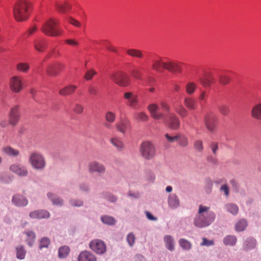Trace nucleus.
<instances>
[{
    "mask_svg": "<svg viewBox=\"0 0 261 261\" xmlns=\"http://www.w3.org/2000/svg\"><path fill=\"white\" fill-rule=\"evenodd\" d=\"M210 207L200 205L198 213L194 220V225L198 227L203 228L209 226L213 223L216 218L214 212L210 211Z\"/></svg>",
    "mask_w": 261,
    "mask_h": 261,
    "instance_id": "f257e3e1",
    "label": "nucleus"
},
{
    "mask_svg": "<svg viewBox=\"0 0 261 261\" xmlns=\"http://www.w3.org/2000/svg\"><path fill=\"white\" fill-rule=\"evenodd\" d=\"M31 4L28 0H18L13 7V14L18 21L26 20L29 16Z\"/></svg>",
    "mask_w": 261,
    "mask_h": 261,
    "instance_id": "f03ea898",
    "label": "nucleus"
},
{
    "mask_svg": "<svg viewBox=\"0 0 261 261\" xmlns=\"http://www.w3.org/2000/svg\"><path fill=\"white\" fill-rule=\"evenodd\" d=\"M58 21L53 18L46 20L42 24L41 28V32L45 35L55 37L60 36L62 34V31L58 27Z\"/></svg>",
    "mask_w": 261,
    "mask_h": 261,
    "instance_id": "7ed1b4c3",
    "label": "nucleus"
},
{
    "mask_svg": "<svg viewBox=\"0 0 261 261\" xmlns=\"http://www.w3.org/2000/svg\"><path fill=\"white\" fill-rule=\"evenodd\" d=\"M29 163L35 170L42 171L46 167V161L44 157L40 153L34 152L29 156Z\"/></svg>",
    "mask_w": 261,
    "mask_h": 261,
    "instance_id": "20e7f679",
    "label": "nucleus"
},
{
    "mask_svg": "<svg viewBox=\"0 0 261 261\" xmlns=\"http://www.w3.org/2000/svg\"><path fill=\"white\" fill-rule=\"evenodd\" d=\"M140 151L142 156L146 160L152 159L155 153L154 145L148 141L144 142L141 144Z\"/></svg>",
    "mask_w": 261,
    "mask_h": 261,
    "instance_id": "39448f33",
    "label": "nucleus"
},
{
    "mask_svg": "<svg viewBox=\"0 0 261 261\" xmlns=\"http://www.w3.org/2000/svg\"><path fill=\"white\" fill-rule=\"evenodd\" d=\"M111 79L116 84L122 87L128 86L130 83L129 77L122 72H116L110 75Z\"/></svg>",
    "mask_w": 261,
    "mask_h": 261,
    "instance_id": "423d86ee",
    "label": "nucleus"
},
{
    "mask_svg": "<svg viewBox=\"0 0 261 261\" xmlns=\"http://www.w3.org/2000/svg\"><path fill=\"white\" fill-rule=\"evenodd\" d=\"M89 247L98 254H104L107 250V247L105 242L99 239L92 240L89 244Z\"/></svg>",
    "mask_w": 261,
    "mask_h": 261,
    "instance_id": "0eeeda50",
    "label": "nucleus"
},
{
    "mask_svg": "<svg viewBox=\"0 0 261 261\" xmlns=\"http://www.w3.org/2000/svg\"><path fill=\"white\" fill-rule=\"evenodd\" d=\"M88 169L89 172L91 173L96 172L99 174H102L106 172L105 166L97 161H93L90 163L88 165Z\"/></svg>",
    "mask_w": 261,
    "mask_h": 261,
    "instance_id": "6e6552de",
    "label": "nucleus"
},
{
    "mask_svg": "<svg viewBox=\"0 0 261 261\" xmlns=\"http://www.w3.org/2000/svg\"><path fill=\"white\" fill-rule=\"evenodd\" d=\"M116 127L119 132L124 134L130 129V122L127 118H121L120 121L116 124Z\"/></svg>",
    "mask_w": 261,
    "mask_h": 261,
    "instance_id": "1a4fd4ad",
    "label": "nucleus"
},
{
    "mask_svg": "<svg viewBox=\"0 0 261 261\" xmlns=\"http://www.w3.org/2000/svg\"><path fill=\"white\" fill-rule=\"evenodd\" d=\"M159 106L155 103L151 104L148 106V110L152 118L155 120L164 119L165 118L164 114L162 112H159Z\"/></svg>",
    "mask_w": 261,
    "mask_h": 261,
    "instance_id": "9d476101",
    "label": "nucleus"
},
{
    "mask_svg": "<svg viewBox=\"0 0 261 261\" xmlns=\"http://www.w3.org/2000/svg\"><path fill=\"white\" fill-rule=\"evenodd\" d=\"M9 169L20 176H26L28 174L26 167L21 164H13L10 166Z\"/></svg>",
    "mask_w": 261,
    "mask_h": 261,
    "instance_id": "9b49d317",
    "label": "nucleus"
},
{
    "mask_svg": "<svg viewBox=\"0 0 261 261\" xmlns=\"http://www.w3.org/2000/svg\"><path fill=\"white\" fill-rule=\"evenodd\" d=\"M124 97L127 100L126 105L133 108L136 109L138 105V98L137 95L132 92H125L124 93Z\"/></svg>",
    "mask_w": 261,
    "mask_h": 261,
    "instance_id": "f8f14e48",
    "label": "nucleus"
},
{
    "mask_svg": "<svg viewBox=\"0 0 261 261\" xmlns=\"http://www.w3.org/2000/svg\"><path fill=\"white\" fill-rule=\"evenodd\" d=\"M216 116L213 114H208L205 116V125L211 132H215L216 125L215 124Z\"/></svg>",
    "mask_w": 261,
    "mask_h": 261,
    "instance_id": "ddd939ff",
    "label": "nucleus"
},
{
    "mask_svg": "<svg viewBox=\"0 0 261 261\" xmlns=\"http://www.w3.org/2000/svg\"><path fill=\"white\" fill-rule=\"evenodd\" d=\"M165 123L171 129L176 130L180 126V121L177 116L173 113L170 114L168 116V120L165 119Z\"/></svg>",
    "mask_w": 261,
    "mask_h": 261,
    "instance_id": "4468645a",
    "label": "nucleus"
},
{
    "mask_svg": "<svg viewBox=\"0 0 261 261\" xmlns=\"http://www.w3.org/2000/svg\"><path fill=\"white\" fill-rule=\"evenodd\" d=\"M11 90L16 93L19 92L22 89V79L20 77L14 76L10 81Z\"/></svg>",
    "mask_w": 261,
    "mask_h": 261,
    "instance_id": "2eb2a0df",
    "label": "nucleus"
},
{
    "mask_svg": "<svg viewBox=\"0 0 261 261\" xmlns=\"http://www.w3.org/2000/svg\"><path fill=\"white\" fill-rule=\"evenodd\" d=\"M166 69L172 73L181 71V63L171 61L166 62Z\"/></svg>",
    "mask_w": 261,
    "mask_h": 261,
    "instance_id": "dca6fc26",
    "label": "nucleus"
},
{
    "mask_svg": "<svg viewBox=\"0 0 261 261\" xmlns=\"http://www.w3.org/2000/svg\"><path fill=\"white\" fill-rule=\"evenodd\" d=\"M12 202L15 206L18 207L25 206L28 203V199L20 194L14 195L13 196Z\"/></svg>",
    "mask_w": 261,
    "mask_h": 261,
    "instance_id": "f3484780",
    "label": "nucleus"
},
{
    "mask_svg": "<svg viewBox=\"0 0 261 261\" xmlns=\"http://www.w3.org/2000/svg\"><path fill=\"white\" fill-rule=\"evenodd\" d=\"M166 62H164L161 58L152 61V68L159 72H162L166 69Z\"/></svg>",
    "mask_w": 261,
    "mask_h": 261,
    "instance_id": "a211bd4d",
    "label": "nucleus"
},
{
    "mask_svg": "<svg viewBox=\"0 0 261 261\" xmlns=\"http://www.w3.org/2000/svg\"><path fill=\"white\" fill-rule=\"evenodd\" d=\"M63 65L60 63H57L55 64L50 65L48 66L46 71L47 74L52 76H56L58 72L63 68Z\"/></svg>",
    "mask_w": 261,
    "mask_h": 261,
    "instance_id": "6ab92c4d",
    "label": "nucleus"
},
{
    "mask_svg": "<svg viewBox=\"0 0 261 261\" xmlns=\"http://www.w3.org/2000/svg\"><path fill=\"white\" fill-rule=\"evenodd\" d=\"M168 204L170 208L175 209L180 205V200L178 196L174 193L168 196Z\"/></svg>",
    "mask_w": 261,
    "mask_h": 261,
    "instance_id": "aec40b11",
    "label": "nucleus"
},
{
    "mask_svg": "<svg viewBox=\"0 0 261 261\" xmlns=\"http://www.w3.org/2000/svg\"><path fill=\"white\" fill-rule=\"evenodd\" d=\"M19 120L18 108L17 107L12 108L10 112L9 116V123L12 125H16Z\"/></svg>",
    "mask_w": 261,
    "mask_h": 261,
    "instance_id": "412c9836",
    "label": "nucleus"
},
{
    "mask_svg": "<svg viewBox=\"0 0 261 261\" xmlns=\"http://www.w3.org/2000/svg\"><path fill=\"white\" fill-rule=\"evenodd\" d=\"M95 256L89 251H84L80 253L78 261H96Z\"/></svg>",
    "mask_w": 261,
    "mask_h": 261,
    "instance_id": "4be33fe9",
    "label": "nucleus"
},
{
    "mask_svg": "<svg viewBox=\"0 0 261 261\" xmlns=\"http://www.w3.org/2000/svg\"><path fill=\"white\" fill-rule=\"evenodd\" d=\"M32 219H44L49 217V213L45 210H37L32 212L29 214Z\"/></svg>",
    "mask_w": 261,
    "mask_h": 261,
    "instance_id": "5701e85b",
    "label": "nucleus"
},
{
    "mask_svg": "<svg viewBox=\"0 0 261 261\" xmlns=\"http://www.w3.org/2000/svg\"><path fill=\"white\" fill-rule=\"evenodd\" d=\"M184 103L186 107L190 110H195L198 107V105L195 100L191 97H186L184 99Z\"/></svg>",
    "mask_w": 261,
    "mask_h": 261,
    "instance_id": "b1692460",
    "label": "nucleus"
},
{
    "mask_svg": "<svg viewBox=\"0 0 261 261\" xmlns=\"http://www.w3.org/2000/svg\"><path fill=\"white\" fill-rule=\"evenodd\" d=\"M251 116L256 119L261 120V102L253 107L251 110Z\"/></svg>",
    "mask_w": 261,
    "mask_h": 261,
    "instance_id": "393cba45",
    "label": "nucleus"
},
{
    "mask_svg": "<svg viewBox=\"0 0 261 261\" xmlns=\"http://www.w3.org/2000/svg\"><path fill=\"white\" fill-rule=\"evenodd\" d=\"M77 87L74 85L66 86L59 90V94L63 96H67L72 94L76 89Z\"/></svg>",
    "mask_w": 261,
    "mask_h": 261,
    "instance_id": "a878e982",
    "label": "nucleus"
},
{
    "mask_svg": "<svg viewBox=\"0 0 261 261\" xmlns=\"http://www.w3.org/2000/svg\"><path fill=\"white\" fill-rule=\"evenodd\" d=\"M237 239L236 236L233 235H228L226 236L223 239V243L226 246H234L236 244Z\"/></svg>",
    "mask_w": 261,
    "mask_h": 261,
    "instance_id": "bb28decb",
    "label": "nucleus"
},
{
    "mask_svg": "<svg viewBox=\"0 0 261 261\" xmlns=\"http://www.w3.org/2000/svg\"><path fill=\"white\" fill-rule=\"evenodd\" d=\"M3 151L7 155L11 157H16L19 154V151L10 147H6L3 148Z\"/></svg>",
    "mask_w": 261,
    "mask_h": 261,
    "instance_id": "cd10ccee",
    "label": "nucleus"
},
{
    "mask_svg": "<svg viewBox=\"0 0 261 261\" xmlns=\"http://www.w3.org/2000/svg\"><path fill=\"white\" fill-rule=\"evenodd\" d=\"M247 226V222L244 219L239 220L236 224L235 229L237 231H244Z\"/></svg>",
    "mask_w": 261,
    "mask_h": 261,
    "instance_id": "c85d7f7f",
    "label": "nucleus"
},
{
    "mask_svg": "<svg viewBox=\"0 0 261 261\" xmlns=\"http://www.w3.org/2000/svg\"><path fill=\"white\" fill-rule=\"evenodd\" d=\"M164 242L166 247L170 251H173L174 249V243L173 238L170 236H166L164 237Z\"/></svg>",
    "mask_w": 261,
    "mask_h": 261,
    "instance_id": "c756f323",
    "label": "nucleus"
},
{
    "mask_svg": "<svg viewBox=\"0 0 261 261\" xmlns=\"http://www.w3.org/2000/svg\"><path fill=\"white\" fill-rule=\"evenodd\" d=\"M126 54L132 57L142 58L143 57L142 51L140 50L136 49H128L126 50Z\"/></svg>",
    "mask_w": 261,
    "mask_h": 261,
    "instance_id": "7c9ffc66",
    "label": "nucleus"
},
{
    "mask_svg": "<svg viewBox=\"0 0 261 261\" xmlns=\"http://www.w3.org/2000/svg\"><path fill=\"white\" fill-rule=\"evenodd\" d=\"M70 252V248L66 246H63L59 248L58 250L59 257L64 258L66 257Z\"/></svg>",
    "mask_w": 261,
    "mask_h": 261,
    "instance_id": "2f4dec72",
    "label": "nucleus"
},
{
    "mask_svg": "<svg viewBox=\"0 0 261 261\" xmlns=\"http://www.w3.org/2000/svg\"><path fill=\"white\" fill-rule=\"evenodd\" d=\"M111 143L119 150H122L124 148L123 143L117 138H113L111 139Z\"/></svg>",
    "mask_w": 261,
    "mask_h": 261,
    "instance_id": "473e14b6",
    "label": "nucleus"
},
{
    "mask_svg": "<svg viewBox=\"0 0 261 261\" xmlns=\"http://www.w3.org/2000/svg\"><path fill=\"white\" fill-rule=\"evenodd\" d=\"M16 69L21 72L26 73L30 69V65L28 63L20 62L16 65Z\"/></svg>",
    "mask_w": 261,
    "mask_h": 261,
    "instance_id": "72a5a7b5",
    "label": "nucleus"
},
{
    "mask_svg": "<svg viewBox=\"0 0 261 261\" xmlns=\"http://www.w3.org/2000/svg\"><path fill=\"white\" fill-rule=\"evenodd\" d=\"M55 7L59 12L62 13L67 12L71 8L70 5L67 2L62 4L56 3Z\"/></svg>",
    "mask_w": 261,
    "mask_h": 261,
    "instance_id": "f704fd0d",
    "label": "nucleus"
},
{
    "mask_svg": "<svg viewBox=\"0 0 261 261\" xmlns=\"http://www.w3.org/2000/svg\"><path fill=\"white\" fill-rule=\"evenodd\" d=\"M34 45L35 49L40 52L43 51L46 47V43L43 40H36Z\"/></svg>",
    "mask_w": 261,
    "mask_h": 261,
    "instance_id": "c9c22d12",
    "label": "nucleus"
},
{
    "mask_svg": "<svg viewBox=\"0 0 261 261\" xmlns=\"http://www.w3.org/2000/svg\"><path fill=\"white\" fill-rule=\"evenodd\" d=\"M197 88V85L192 82L187 83L186 86V91L189 94H192L194 93Z\"/></svg>",
    "mask_w": 261,
    "mask_h": 261,
    "instance_id": "e433bc0d",
    "label": "nucleus"
},
{
    "mask_svg": "<svg viewBox=\"0 0 261 261\" xmlns=\"http://www.w3.org/2000/svg\"><path fill=\"white\" fill-rule=\"evenodd\" d=\"M225 208L228 212L233 215H237L239 211L238 206L234 204L229 203L226 204L225 205Z\"/></svg>",
    "mask_w": 261,
    "mask_h": 261,
    "instance_id": "4c0bfd02",
    "label": "nucleus"
},
{
    "mask_svg": "<svg viewBox=\"0 0 261 261\" xmlns=\"http://www.w3.org/2000/svg\"><path fill=\"white\" fill-rule=\"evenodd\" d=\"M48 197L51 199L54 204L57 205H62L63 204V200L58 197H56L55 195L51 193L47 194Z\"/></svg>",
    "mask_w": 261,
    "mask_h": 261,
    "instance_id": "58836bf2",
    "label": "nucleus"
},
{
    "mask_svg": "<svg viewBox=\"0 0 261 261\" xmlns=\"http://www.w3.org/2000/svg\"><path fill=\"white\" fill-rule=\"evenodd\" d=\"M175 111L181 117H186L188 114V111L181 105L175 107Z\"/></svg>",
    "mask_w": 261,
    "mask_h": 261,
    "instance_id": "ea45409f",
    "label": "nucleus"
},
{
    "mask_svg": "<svg viewBox=\"0 0 261 261\" xmlns=\"http://www.w3.org/2000/svg\"><path fill=\"white\" fill-rule=\"evenodd\" d=\"M179 138L178 139L177 142L180 146L182 147H186L188 145L189 141L188 138L180 134H178Z\"/></svg>",
    "mask_w": 261,
    "mask_h": 261,
    "instance_id": "a19ab883",
    "label": "nucleus"
},
{
    "mask_svg": "<svg viewBox=\"0 0 261 261\" xmlns=\"http://www.w3.org/2000/svg\"><path fill=\"white\" fill-rule=\"evenodd\" d=\"M179 244L181 247L185 250H190L192 247L191 243L185 239H180L179 240Z\"/></svg>",
    "mask_w": 261,
    "mask_h": 261,
    "instance_id": "79ce46f5",
    "label": "nucleus"
},
{
    "mask_svg": "<svg viewBox=\"0 0 261 261\" xmlns=\"http://www.w3.org/2000/svg\"><path fill=\"white\" fill-rule=\"evenodd\" d=\"M16 257L19 259H23L24 258L26 251L21 246H18L16 248Z\"/></svg>",
    "mask_w": 261,
    "mask_h": 261,
    "instance_id": "37998d69",
    "label": "nucleus"
},
{
    "mask_svg": "<svg viewBox=\"0 0 261 261\" xmlns=\"http://www.w3.org/2000/svg\"><path fill=\"white\" fill-rule=\"evenodd\" d=\"M101 219L103 223L109 225H113L115 223V220L111 216H103L101 217Z\"/></svg>",
    "mask_w": 261,
    "mask_h": 261,
    "instance_id": "c03bdc74",
    "label": "nucleus"
},
{
    "mask_svg": "<svg viewBox=\"0 0 261 261\" xmlns=\"http://www.w3.org/2000/svg\"><path fill=\"white\" fill-rule=\"evenodd\" d=\"M165 137L168 143H173L178 141V139L179 138L178 134L174 135L171 136L169 134H166L165 135Z\"/></svg>",
    "mask_w": 261,
    "mask_h": 261,
    "instance_id": "a18cd8bd",
    "label": "nucleus"
},
{
    "mask_svg": "<svg viewBox=\"0 0 261 261\" xmlns=\"http://www.w3.org/2000/svg\"><path fill=\"white\" fill-rule=\"evenodd\" d=\"M106 120L109 123H113L116 119L115 114L111 111H108L105 115Z\"/></svg>",
    "mask_w": 261,
    "mask_h": 261,
    "instance_id": "49530a36",
    "label": "nucleus"
},
{
    "mask_svg": "<svg viewBox=\"0 0 261 261\" xmlns=\"http://www.w3.org/2000/svg\"><path fill=\"white\" fill-rule=\"evenodd\" d=\"M230 81V78L225 74H220L219 76V82L222 85L228 84Z\"/></svg>",
    "mask_w": 261,
    "mask_h": 261,
    "instance_id": "de8ad7c7",
    "label": "nucleus"
},
{
    "mask_svg": "<svg viewBox=\"0 0 261 261\" xmlns=\"http://www.w3.org/2000/svg\"><path fill=\"white\" fill-rule=\"evenodd\" d=\"M28 239L27 240V243L29 246H32L33 244L35 239V234L34 232L32 231H28L26 233Z\"/></svg>",
    "mask_w": 261,
    "mask_h": 261,
    "instance_id": "09e8293b",
    "label": "nucleus"
},
{
    "mask_svg": "<svg viewBox=\"0 0 261 261\" xmlns=\"http://www.w3.org/2000/svg\"><path fill=\"white\" fill-rule=\"evenodd\" d=\"M219 110L220 113L224 116H227L230 112L229 107L225 105L220 106Z\"/></svg>",
    "mask_w": 261,
    "mask_h": 261,
    "instance_id": "8fccbe9b",
    "label": "nucleus"
},
{
    "mask_svg": "<svg viewBox=\"0 0 261 261\" xmlns=\"http://www.w3.org/2000/svg\"><path fill=\"white\" fill-rule=\"evenodd\" d=\"M135 118L138 121H145L148 119V116L144 112H139L136 114Z\"/></svg>",
    "mask_w": 261,
    "mask_h": 261,
    "instance_id": "3c124183",
    "label": "nucleus"
},
{
    "mask_svg": "<svg viewBox=\"0 0 261 261\" xmlns=\"http://www.w3.org/2000/svg\"><path fill=\"white\" fill-rule=\"evenodd\" d=\"M194 149L199 152H201L203 150V142L202 141L197 140L194 142Z\"/></svg>",
    "mask_w": 261,
    "mask_h": 261,
    "instance_id": "603ef678",
    "label": "nucleus"
},
{
    "mask_svg": "<svg viewBox=\"0 0 261 261\" xmlns=\"http://www.w3.org/2000/svg\"><path fill=\"white\" fill-rule=\"evenodd\" d=\"M96 72L93 69L88 70L85 73L84 78L87 81L91 80L93 76L96 74Z\"/></svg>",
    "mask_w": 261,
    "mask_h": 261,
    "instance_id": "864d4df0",
    "label": "nucleus"
},
{
    "mask_svg": "<svg viewBox=\"0 0 261 261\" xmlns=\"http://www.w3.org/2000/svg\"><path fill=\"white\" fill-rule=\"evenodd\" d=\"M200 83L204 87H208L211 85L212 82L209 81L204 75L199 78Z\"/></svg>",
    "mask_w": 261,
    "mask_h": 261,
    "instance_id": "5fc2aeb1",
    "label": "nucleus"
},
{
    "mask_svg": "<svg viewBox=\"0 0 261 261\" xmlns=\"http://www.w3.org/2000/svg\"><path fill=\"white\" fill-rule=\"evenodd\" d=\"M126 240L129 246H133L135 242V235L132 232L129 233L127 236Z\"/></svg>",
    "mask_w": 261,
    "mask_h": 261,
    "instance_id": "6e6d98bb",
    "label": "nucleus"
},
{
    "mask_svg": "<svg viewBox=\"0 0 261 261\" xmlns=\"http://www.w3.org/2000/svg\"><path fill=\"white\" fill-rule=\"evenodd\" d=\"M131 74L133 77L136 79L140 80L141 77V73L139 70L134 69L131 71Z\"/></svg>",
    "mask_w": 261,
    "mask_h": 261,
    "instance_id": "4d7b16f0",
    "label": "nucleus"
},
{
    "mask_svg": "<svg viewBox=\"0 0 261 261\" xmlns=\"http://www.w3.org/2000/svg\"><path fill=\"white\" fill-rule=\"evenodd\" d=\"M49 243V240L47 238H42L40 242V248L47 247Z\"/></svg>",
    "mask_w": 261,
    "mask_h": 261,
    "instance_id": "13d9d810",
    "label": "nucleus"
},
{
    "mask_svg": "<svg viewBox=\"0 0 261 261\" xmlns=\"http://www.w3.org/2000/svg\"><path fill=\"white\" fill-rule=\"evenodd\" d=\"M70 204L72 206H81L83 205V202L81 200L71 199L69 201Z\"/></svg>",
    "mask_w": 261,
    "mask_h": 261,
    "instance_id": "bf43d9fd",
    "label": "nucleus"
},
{
    "mask_svg": "<svg viewBox=\"0 0 261 261\" xmlns=\"http://www.w3.org/2000/svg\"><path fill=\"white\" fill-rule=\"evenodd\" d=\"M37 29H38L36 25H33L29 29L25 34L28 36H31L35 33L37 31Z\"/></svg>",
    "mask_w": 261,
    "mask_h": 261,
    "instance_id": "052dcab7",
    "label": "nucleus"
},
{
    "mask_svg": "<svg viewBox=\"0 0 261 261\" xmlns=\"http://www.w3.org/2000/svg\"><path fill=\"white\" fill-rule=\"evenodd\" d=\"M214 244V241L212 240H208L206 238H203L202 242L201 243V246H212Z\"/></svg>",
    "mask_w": 261,
    "mask_h": 261,
    "instance_id": "680f3d73",
    "label": "nucleus"
},
{
    "mask_svg": "<svg viewBox=\"0 0 261 261\" xmlns=\"http://www.w3.org/2000/svg\"><path fill=\"white\" fill-rule=\"evenodd\" d=\"M68 22L71 24H72L76 27L79 28L81 26V23L79 21H78L77 20H76L72 18H70L68 19Z\"/></svg>",
    "mask_w": 261,
    "mask_h": 261,
    "instance_id": "e2e57ef3",
    "label": "nucleus"
},
{
    "mask_svg": "<svg viewBox=\"0 0 261 261\" xmlns=\"http://www.w3.org/2000/svg\"><path fill=\"white\" fill-rule=\"evenodd\" d=\"M209 81H210L212 83H214L215 81V78L213 76V74L211 72H205L203 74Z\"/></svg>",
    "mask_w": 261,
    "mask_h": 261,
    "instance_id": "0e129e2a",
    "label": "nucleus"
},
{
    "mask_svg": "<svg viewBox=\"0 0 261 261\" xmlns=\"http://www.w3.org/2000/svg\"><path fill=\"white\" fill-rule=\"evenodd\" d=\"M84 108L82 106L76 104L74 107V111L77 114H81L83 112Z\"/></svg>",
    "mask_w": 261,
    "mask_h": 261,
    "instance_id": "69168bd1",
    "label": "nucleus"
},
{
    "mask_svg": "<svg viewBox=\"0 0 261 261\" xmlns=\"http://www.w3.org/2000/svg\"><path fill=\"white\" fill-rule=\"evenodd\" d=\"M160 105H161V107L164 111H165L167 112H170V106L167 103L162 101L161 102Z\"/></svg>",
    "mask_w": 261,
    "mask_h": 261,
    "instance_id": "338daca9",
    "label": "nucleus"
},
{
    "mask_svg": "<svg viewBox=\"0 0 261 261\" xmlns=\"http://www.w3.org/2000/svg\"><path fill=\"white\" fill-rule=\"evenodd\" d=\"M211 147L213 153L214 154H216V152L218 149V144L217 143L213 142L211 144Z\"/></svg>",
    "mask_w": 261,
    "mask_h": 261,
    "instance_id": "774afa93",
    "label": "nucleus"
}]
</instances>
